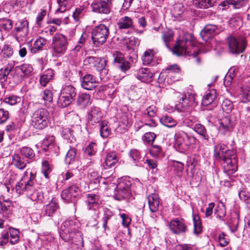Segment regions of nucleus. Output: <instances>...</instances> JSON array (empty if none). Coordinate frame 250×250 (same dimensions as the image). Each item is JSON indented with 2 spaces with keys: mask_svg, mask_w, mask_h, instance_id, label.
Here are the masks:
<instances>
[{
  "mask_svg": "<svg viewBox=\"0 0 250 250\" xmlns=\"http://www.w3.org/2000/svg\"><path fill=\"white\" fill-rule=\"evenodd\" d=\"M113 57L115 65L122 71L125 72L130 68V63L124 59L121 53L116 51L113 53Z\"/></svg>",
  "mask_w": 250,
  "mask_h": 250,
  "instance_id": "obj_14",
  "label": "nucleus"
},
{
  "mask_svg": "<svg viewBox=\"0 0 250 250\" xmlns=\"http://www.w3.org/2000/svg\"><path fill=\"white\" fill-rule=\"evenodd\" d=\"M216 97V92L215 89H212L207 93L203 97L202 104L203 106H207L212 104Z\"/></svg>",
  "mask_w": 250,
  "mask_h": 250,
  "instance_id": "obj_30",
  "label": "nucleus"
},
{
  "mask_svg": "<svg viewBox=\"0 0 250 250\" xmlns=\"http://www.w3.org/2000/svg\"><path fill=\"white\" fill-rule=\"evenodd\" d=\"M113 212L109 209L106 208L104 210V216L102 218L103 227L104 230H109V229L107 226L108 222L113 216Z\"/></svg>",
  "mask_w": 250,
  "mask_h": 250,
  "instance_id": "obj_41",
  "label": "nucleus"
},
{
  "mask_svg": "<svg viewBox=\"0 0 250 250\" xmlns=\"http://www.w3.org/2000/svg\"><path fill=\"white\" fill-rule=\"evenodd\" d=\"M27 172H25L24 176L18 181L15 185V190L19 194L25 193L27 189L28 183H29V179H27Z\"/></svg>",
  "mask_w": 250,
  "mask_h": 250,
  "instance_id": "obj_20",
  "label": "nucleus"
},
{
  "mask_svg": "<svg viewBox=\"0 0 250 250\" xmlns=\"http://www.w3.org/2000/svg\"><path fill=\"white\" fill-rule=\"evenodd\" d=\"M42 99L45 102H51L53 99V93L50 90L45 89L43 94Z\"/></svg>",
  "mask_w": 250,
  "mask_h": 250,
  "instance_id": "obj_63",
  "label": "nucleus"
},
{
  "mask_svg": "<svg viewBox=\"0 0 250 250\" xmlns=\"http://www.w3.org/2000/svg\"><path fill=\"white\" fill-rule=\"evenodd\" d=\"M52 166L49 164L48 161H44L42 162V172L45 178L49 179L50 178L49 174L52 171Z\"/></svg>",
  "mask_w": 250,
  "mask_h": 250,
  "instance_id": "obj_49",
  "label": "nucleus"
},
{
  "mask_svg": "<svg viewBox=\"0 0 250 250\" xmlns=\"http://www.w3.org/2000/svg\"><path fill=\"white\" fill-rule=\"evenodd\" d=\"M68 44L67 37L62 34L56 33L52 38V49L58 55L61 56L65 53Z\"/></svg>",
  "mask_w": 250,
  "mask_h": 250,
  "instance_id": "obj_6",
  "label": "nucleus"
},
{
  "mask_svg": "<svg viewBox=\"0 0 250 250\" xmlns=\"http://www.w3.org/2000/svg\"><path fill=\"white\" fill-rule=\"evenodd\" d=\"M186 137H187V133L183 131H178L175 134L174 139L178 145L181 146L184 144Z\"/></svg>",
  "mask_w": 250,
  "mask_h": 250,
  "instance_id": "obj_47",
  "label": "nucleus"
},
{
  "mask_svg": "<svg viewBox=\"0 0 250 250\" xmlns=\"http://www.w3.org/2000/svg\"><path fill=\"white\" fill-rule=\"evenodd\" d=\"M73 100L70 97L63 95L62 93L61 92L58 100V106L62 108L66 107L71 103Z\"/></svg>",
  "mask_w": 250,
  "mask_h": 250,
  "instance_id": "obj_38",
  "label": "nucleus"
},
{
  "mask_svg": "<svg viewBox=\"0 0 250 250\" xmlns=\"http://www.w3.org/2000/svg\"><path fill=\"white\" fill-rule=\"evenodd\" d=\"M30 176L29 183L28 184L27 189L24 194L32 201H35L39 199L41 196L34 186L35 175L30 172Z\"/></svg>",
  "mask_w": 250,
  "mask_h": 250,
  "instance_id": "obj_13",
  "label": "nucleus"
},
{
  "mask_svg": "<svg viewBox=\"0 0 250 250\" xmlns=\"http://www.w3.org/2000/svg\"><path fill=\"white\" fill-rule=\"evenodd\" d=\"M173 166L174 167V170L177 173H179L183 171L184 167V164L179 161H173Z\"/></svg>",
  "mask_w": 250,
  "mask_h": 250,
  "instance_id": "obj_64",
  "label": "nucleus"
},
{
  "mask_svg": "<svg viewBox=\"0 0 250 250\" xmlns=\"http://www.w3.org/2000/svg\"><path fill=\"white\" fill-rule=\"evenodd\" d=\"M118 160L119 159L116 152H111L108 153L106 155L104 162L103 164L104 169L113 167L118 162Z\"/></svg>",
  "mask_w": 250,
  "mask_h": 250,
  "instance_id": "obj_22",
  "label": "nucleus"
},
{
  "mask_svg": "<svg viewBox=\"0 0 250 250\" xmlns=\"http://www.w3.org/2000/svg\"><path fill=\"white\" fill-rule=\"evenodd\" d=\"M194 130L200 135L203 139L208 141L209 140V136L207 134V131L205 126L201 124H196L193 128Z\"/></svg>",
  "mask_w": 250,
  "mask_h": 250,
  "instance_id": "obj_33",
  "label": "nucleus"
},
{
  "mask_svg": "<svg viewBox=\"0 0 250 250\" xmlns=\"http://www.w3.org/2000/svg\"><path fill=\"white\" fill-rule=\"evenodd\" d=\"M214 155L216 159L223 160L224 171L228 176L236 171L237 160L234 151L227 149L224 144H218L214 147Z\"/></svg>",
  "mask_w": 250,
  "mask_h": 250,
  "instance_id": "obj_1",
  "label": "nucleus"
},
{
  "mask_svg": "<svg viewBox=\"0 0 250 250\" xmlns=\"http://www.w3.org/2000/svg\"><path fill=\"white\" fill-rule=\"evenodd\" d=\"M154 51L153 49H147L144 53L142 56V61L144 65L150 64L153 59Z\"/></svg>",
  "mask_w": 250,
  "mask_h": 250,
  "instance_id": "obj_42",
  "label": "nucleus"
},
{
  "mask_svg": "<svg viewBox=\"0 0 250 250\" xmlns=\"http://www.w3.org/2000/svg\"><path fill=\"white\" fill-rule=\"evenodd\" d=\"M147 198L150 210L152 213L157 212L160 203L158 195L156 193H151L148 195Z\"/></svg>",
  "mask_w": 250,
  "mask_h": 250,
  "instance_id": "obj_24",
  "label": "nucleus"
},
{
  "mask_svg": "<svg viewBox=\"0 0 250 250\" xmlns=\"http://www.w3.org/2000/svg\"><path fill=\"white\" fill-rule=\"evenodd\" d=\"M129 156L130 160L136 166L140 165L143 161V158L141 155L140 152L137 149H132L129 152Z\"/></svg>",
  "mask_w": 250,
  "mask_h": 250,
  "instance_id": "obj_29",
  "label": "nucleus"
},
{
  "mask_svg": "<svg viewBox=\"0 0 250 250\" xmlns=\"http://www.w3.org/2000/svg\"><path fill=\"white\" fill-rule=\"evenodd\" d=\"M31 125L35 128L42 130L47 126L49 121V113L45 108L36 110L32 114Z\"/></svg>",
  "mask_w": 250,
  "mask_h": 250,
  "instance_id": "obj_4",
  "label": "nucleus"
},
{
  "mask_svg": "<svg viewBox=\"0 0 250 250\" xmlns=\"http://www.w3.org/2000/svg\"><path fill=\"white\" fill-rule=\"evenodd\" d=\"M13 54V48L11 45L5 44L3 45L0 54L4 58H10Z\"/></svg>",
  "mask_w": 250,
  "mask_h": 250,
  "instance_id": "obj_56",
  "label": "nucleus"
},
{
  "mask_svg": "<svg viewBox=\"0 0 250 250\" xmlns=\"http://www.w3.org/2000/svg\"><path fill=\"white\" fill-rule=\"evenodd\" d=\"M156 134L153 132H146L142 137V140L145 144H151L154 141Z\"/></svg>",
  "mask_w": 250,
  "mask_h": 250,
  "instance_id": "obj_58",
  "label": "nucleus"
},
{
  "mask_svg": "<svg viewBox=\"0 0 250 250\" xmlns=\"http://www.w3.org/2000/svg\"><path fill=\"white\" fill-rule=\"evenodd\" d=\"M131 124V119L129 117V115L127 114H123L121 117L119 121V126H123V128L125 130H126L127 128Z\"/></svg>",
  "mask_w": 250,
  "mask_h": 250,
  "instance_id": "obj_46",
  "label": "nucleus"
},
{
  "mask_svg": "<svg viewBox=\"0 0 250 250\" xmlns=\"http://www.w3.org/2000/svg\"><path fill=\"white\" fill-rule=\"evenodd\" d=\"M103 118V114L100 109L96 107H92L87 117V122L89 125H94L100 123Z\"/></svg>",
  "mask_w": 250,
  "mask_h": 250,
  "instance_id": "obj_17",
  "label": "nucleus"
},
{
  "mask_svg": "<svg viewBox=\"0 0 250 250\" xmlns=\"http://www.w3.org/2000/svg\"><path fill=\"white\" fill-rule=\"evenodd\" d=\"M17 71H21L24 76H29L33 71V68L29 64H23L16 67Z\"/></svg>",
  "mask_w": 250,
  "mask_h": 250,
  "instance_id": "obj_45",
  "label": "nucleus"
},
{
  "mask_svg": "<svg viewBox=\"0 0 250 250\" xmlns=\"http://www.w3.org/2000/svg\"><path fill=\"white\" fill-rule=\"evenodd\" d=\"M130 184L128 181H120L115 188L114 194L115 199L119 201L128 198L131 194Z\"/></svg>",
  "mask_w": 250,
  "mask_h": 250,
  "instance_id": "obj_8",
  "label": "nucleus"
},
{
  "mask_svg": "<svg viewBox=\"0 0 250 250\" xmlns=\"http://www.w3.org/2000/svg\"><path fill=\"white\" fill-rule=\"evenodd\" d=\"M77 228L76 222L73 220L64 221L59 230L60 237L65 242L72 240L74 242L82 243V233L77 229Z\"/></svg>",
  "mask_w": 250,
  "mask_h": 250,
  "instance_id": "obj_3",
  "label": "nucleus"
},
{
  "mask_svg": "<svg viewBox=\"0 0 250 250\" xmlns=\"http://www.w3.org/2000/svg\"><path fill=\"white\" fill-rule=\"evenodd\" d=\"M216 30L217 27L216 25L213 24L207 25L201 31L200 36L203 40L208 41L216 34Z\"/></svg>",
  "mask_w": 250,
  "mask_h": 250,
  "instance_id": "obj_18",
  "label": "nucleus"
},
{
  "mask_svg": "<svg viewBox=\"0 0 250 250\" xmlns=\"http://www.w3.org/2000/svg\"><path fill=\"white\" fill-rule=\"evenodd\" d=\"M234 123L231 121L229 116L223 118L220 122L221 127L225 131H230L234 125Z\"/></svg>",
  "mask_w": 250,
  "mask_h": 250,
  "instance_id": "obj_31",
  "label": "nucleus"
},
{
  "mask_svg": "<svg viewBox=\"0 0 250 250\" xmlns=\"http://www.w3.org/2000/svg\"><path fill=\"white\" fill-rule=\"evenodd\" d=\"M97 146L95 143H91L85 148V154L89 156H92L95 154L97 151Z\"/></svg>",
  "mask_w": 250,
  "mask_h": 250,
  "instance_id": "obj_57",
  "label": "nucleus"
},
{
  "mask_svg": "<svg viewBox=\"0 0 250 250\" xmlns=\"http://www.w3.org/2000/svg\"><path fill=\"white\" fill-rule=\"evenodd\" d=\"M229 49L232 54H239L243 53L247 46V41L244 37L235 38L229 36L228 38Z\"/></svg>",
  "mask_w": 250,
  "mask_h": 250,
  "instance_id": "obj_5",
  "label": "nucleus"
},
{
  "mask_svg": "<svg viewBox=\"0 0 250 250\" xmlns=\"http://www.w3.org/2000/svg\"><path fill=\"white\" fill-rule=\"evenodd\" d=\"M194 224V232L198 234L201 232L202 230L201 222L199 220L198 216H193V218Z\"/></svg>",
  "mask_w": 250,
  "mask_h": 250,
  "instance_id": "obj_60",
  "label": "nucleus"
},
{
  "mask_svg": "<svg viewBox=\"0 0 250 250\" xmlns=\"http://www.w3.org/2000/svg\"><path fill=\"white\" fill-rule=\"evenodd\" d=\"M105 121H101L100 123V135L103 138L107 137L111 133V130Z\"/></svg>",
  "mask_w": 250,
  "mask_h": 250,
  "instance_id": "obj_36",
  "label": "nucleus"
},
{
  "mask_svg": "<svg viewBox=\"0 0 250 250\" xmlns=\"http://www.w3.org/2000/svg\"><path fill=\"white\" fill-rule=\"evenodd\" d=\"M108 35V28L105 25L101 24L93 29L92 32V39L95 45H101L106 42Z\"/></svg>",
  "mask_w": 250,
  "mask_h": 250,
  "instance_id": "obj_7",
  "label": "nucleus"
},
{
  "mask_svg": "<svg viewBox=\"0 0 250 250\" xmlns=\"http://www.w3.org/2000/svg\"><path fill=\"white\" fill-rule=\"evenodd\" d=\"M196 96L193 92H188L180 99L179 103L177 105V108L182 111L187 110L189 107L194 104Z\"/></svg>",
  "mask_w": 250,
  "mask_h": 250,
  "instance_id": "obj_11",
  "label": "nucleus"
},
{
  "mask_svg": "<svg viewBox=\"0 0 250 250\" xmlns=\"http://www.w3.org/2000/svg\"><path fill=\"white\" fill-rule=\"evenodd\" d=\"M198 47L196 46V42L194 38L190 34H186L175 44L173 52L177 56L183 55L192 56L197 64L201 63V59L198 57L199 53Z\"/></svg>",
  "mask_w": 250,
  "mask_h": 250,
  "instance_id": "obj_2",
  "label": "nucleus"
},
{
  "mask_svg": "<svg viewBox=\"0 0 250 250\" xmlns=\"http://www.w3.org/2000/svg\"><path fill=\"white\" fill-rule=\"evenodd\" d=\"M20 97L13 95H9L3 99V102L4 103L11 105H13L17 104L18 103H20Z\"/></svg>",
  "mask_w": 250,
  "mask_h": 250,
  "instance_id": "obj_55",
  "label": "nucleus"
},
{
  "mask_svg": "<svg viewBox=\"0 0 250 250\" xmlns=\"http://www.w3.org/2000/svg\"><path fill=\"white\" fill-rule=\"evenodd\" d=\"M112 0H94L91 4L92 11L99 14L110 13Z\"/></svg>",
  "mask_w": 250,
  "mask_h": 250,
  "instance_id": "obj_9",
  "label": "nucleus"
},
{
  "mask_svg": "<svg viewBox=\"0 0 250 250\" xmlns=\"http://www.w3.org/2000/svg\"><path fill=\"white\" fill-rule=\"evenodd\" d=\"M46 40L43 38L40 37L37 39L34 43L33 47L31 49V52L36 53L42 49V47L46 44Z\"/></svg>",
  "mask_w": 250,
  "mask_h": 250,
  "instance_id": "obj_40",
  "label": "nucleus"
},
{
  "mask_svg": "<svg viewBox=\"0 0 250 250\" xmlns=\"http://www.w3.org/2000/svg\"><path fill=\"white\" fill-rule=\"evenodd\" d=\"M58 208L59 205L57 202L56 199H52L48 204L44 206L43 214L48 217L52 216Z\"/></svg>",
  "mask_w": 250,
  "mask_h": 250,
  "instance_id": "obj_21",
  "label": "nucleus"
},
{
  "mask_svg": "<svg viewBox=\"0 0 250 250\" xmlns=\"http://www.w3.org/2000/svg\"><path fill=\"white\" fill-rule=\"evenodd\" d=\"M216 0H194V4L201 9H207L212 7Z\"/></svg>",
  "mask_w": 250,
  "mask_h": 250,
  "instance_id": "obj_32",
  "label": "nucleus"
},
{
  "mask_svg": "<svg viewBox=\"0 0 250 250\" xmlns=\"http://www.w3.org/2000/svg\"><path fill=\"white\" fill-rule=\"evenodd\" d=\"M173 33L171 30H166L162 32V39L166 45L168 46V43L173 40Z\"/></svg>",
  "mask_w": 250,
  "mask_h": 250,
  "instance_id": "obj_50",
  "label": "nucleus"
},
{
  "mask_svg": "<svg viewBox=\"0 0 250 250\" xmlns=\"http://www.w3.org/2000/svg\"><path fill=\"white\" fill-rule=\"evenodd\" d=\"M169 228L173 233L176 234L185 233L188 230L187 226L183 219L171 220L169 223Z\"/></svg>",
  "mask_w": 250,
  "mask_h": 250,
  "instance_id": "obj_15",
  "label": "nucleus"
},
{
  "mask_svg": "<svg viewBox=\"0 0 250 250\" xmlns=\"http://www.w3.org/2000/svg\"><path fill=\"white\" fill-rule=\"evenodd\" d=\"M163 71L164 73H167L168 76L172 77L173 74H180L181 69L177 64H174L163 69Z\"/></svg>",
  "mask_w": 250,
  "mask_h": 250,
  "instance_id": "obj_43",
  "label": "nucleus"
},
{
  "mask_svg": "<svg viewBox=\"0 0 250 250\" xmlns=\"http://www.w3.org/2000/svg\"><path fill=\"white\" fill-rule=\"evenodd\" d=\"M9 233L11 236L10 243L12 245L17 243L19 240V231L16 229L10 228Z\"/></svg>",
  "mask_w": 250,
  "mask_h": 250,
  "instance_id": "obj_52",
  "label": "nucleus"
},
{
  "mask_svg": "<svg viewBox=\"0 0 250 250\" xmlns=\"http://www.w3.org/2000/svg\"><path fill=\"white\" fill-rule=\"evenodd\" d=\"M21 153L26 158L31 159L35 156V153L32 148L27 146H23L21 148Z\"/></svg>",
  "mask_w": 250,
  "mask_h": 250,
  "instance_id": "obj_51",
  "label": "nucleus"
},
{
  "mask_svg": "<svg viewBox=\"0 0 250 250\" xmlns=\"http://www.w3.org/2000/svg\"><path fill=\"white\" fill-rule=\"evenodd\" d=\"M16 36L26 37L28 33V23L26 20L18 21L16 23Z\"/></svg>",
  "mask_w": 250,
  "mask_h": 250,
  "instance_id": "obj_19",
  "label": "nucleus"
},
{
  "mask_svg": "<svg viewBox=\"0 0 250 250\" xmlns=\"http://www.w3.org/2000/svg\"><path fill=\"white\" fill-rule=\"evenodd\" d=\"M77 154V149L75 147L70 148L65 158V162L67 165L73 164L75 161Z\"/></svg>",
  "mask_w": 250,
  "mask_h": 250,
  "instance_id": "obj_35",
  "label": "nucleus"
},
{
  "mask_svg": "<svg viewBox=\"0 0 250 250\" xmlns=\"http://www.w3.org/2000/svg\"><path fill=\"white\" fill-rule=\"evenodd\" d=\"M221 107L223 111L228 114L230 113L233 108L232 103L227 99L223 101Z\"/></svg>",
  "mask_w": 250,
  "mask_h": 250,
  "instance_id": "obj_53",
  "label": "nucleus"
},
{
  "mask_svg": "<svg viewBox=\"0 0 250 250\" xmlns=\"http://www.w3.org/2000/svg\"><path fill=\"white\" fill-rule=\"evenodd\" d=\"M149 152L151 156L154 157H158L163 155L161 147L158 145L152 146Z\"/></svg>",
  "mask_w": 250,
  "mask_h": 250,
  "instance_id": "obj_59",
  "label": "nucleus"
},
{
  "mask_svg": "<svg viewBox=\"0 0 250 250\" xmlns=\"http://www.w3.org/2000/svg\"><path fill=\"white\" fill-rule=\"evenodd\" d=\"M90 95L86 93H82L78 95L77 103L82 108L85 107L89 103Z\"/></svg>",
  "mask_w": 250,
  "mask_h": 250,
  "instance_id": "obj_34",
  "label": "nucleus"
},
{
  "mask_svg": "<svg viewBox=\"0 0 250 250\" xmlns=\"http://www.w3.org/2000/svg\"><path fill=\"white\" fill-rule=\"evenodd\" d=\"M87 177L91 182L96 183L99 179V175L97 171L91 169L88 173Z\"/></svg>",
  "mask_w": 250,
  "mask_h": 250,
  "instance_id": "obj_61",
  "label": "nucleus"
},
{
  "mask_svg": "<svg viewBox=\"0 0 250 250\" xmlns=\"http://www.w3.org/2000/svg\"><path fill=\"white\" fill-rule=\"evenodd\" d=\"M161 123L167 127L171 128L176 126L177 122L170 116L166 115L164 116L160 119Z\"/></svg>",
  "mask_w": 250,
  "mask_h": 250,
  "instance_id": "obj_37",
  "label": "nucleus"
},
{
  "mask_svg": "<svg viewBox=\"0 0 250 250\" xmlns=\"http://www.w3.org/2000/svg\"><path fill=\"white\" fill-rule=\"evenodd\" d=\"M82 87L86 90H91L98 86V82L96 77L91 74L84 75L81 80Z\"/></svg>",
  "mask_w": 250,
  "mask_h": 250,
  "instance_id": "obj_16",
  "label": "nucleus"
},
{
  "mask_svg": "<svg viewBox=\"0 0 250 250\" xmlns=\"http://www.w3.org/2000/svg\"><path fill=\"white\" fill-rule=\"evenodd\" d=\"M86 202L89 209L96 210L100 206L98 196L95 194H88Z\"/></svg>",
  "mask_w": 250,
  "mask_h": 250,
  "instance_id": "obj_25",
  "label": "nucleus"
},
{
  "mask_svg": "<svg viewBox=\"0 0 250 250\" xmlns=\"http://www.w3.org/2000/svg\"><path fill=\"white\" fill-rule=\"evenodd\" d=\"M117 25L119 30L128 29L133 27V21L130 17L124 16L119 20Z\"/></svg>",
  "mask_w": 250,
  "mask_h": 250,
  "instance_id": "obj_26",
  "label": "nucleus"
},
{
  "mask_svg": "<svg viewBox=\"0 0 250 250\" xmlns=\"http://www.w3.org/2000/svg\"><path fill=\"white\" fill-rule=\"evenodd\" d=\"M28 161L21 157L18 154H14L12 156V165L20 169H24Z\"/></svg>",
  "mask_w": 250,
  "mask_h": 250,
  "instance_id": "obj_27",
  "label": "nucleus"
},
{
  "mask_svg": "<svg viewBox=\"0 0 250 250\" xmlns=\"http://www.w3.org/2000/svg\"><path fill=\"white\" fill-rule=\"evenodd\" d=\"M84 62L95 67L98 71H101V76H105L107 74L108 70L106 68V61L104 59L90 56L87 58Z\"/></svg>",
  "mask_w": 250,
  "mask_h": 250,
  "instance_id": "obj_10",
  "label": "nucleus"
},
{
  "mask_svg": "<svg viewBox=\"0 0 250 250\" xmlns=\"http://www.w3.org/2000/svg\"><path fill=\"white\" fill-rule=\"evenodd\" d=\"M61 92L62 93L63 95H65L73 100L76 95L75 88L71 85L64 86L61 90Z\"/></svg>",
  "mask_w": 250,
  "mask_h": 250,
  "instance_id": "obj_39",
  "label": "nucleus"
},
{
  "mask_svg": "<svg viewBox=\"0 0 250 250\" xmlns=\"http://www.w3.org/2000/svg\"><path fill=\"white\" fill-rule=\"evenodd\" d=\"M54 76V71L52 69H48L42 75L40 79L41 84L45 86L48 82L53 79Z\"/></svg>",
  "mask_w": 250,
  "mask_h": 250,
  "instance_id": "obj_28",
  "label": "nucleus"
},
{
  "mask_svg": "<svg viewBox=\"0 0 250 250\" xmlns=\"http://www.w3.org/2000/svg\"><path fill=\"white\" fill-rule=\"evenodd\" d=\"M61 197L66 202L73 203L75 206L79 197V188L75 185L70 186L62 191Z\"/></svg>",
  "mask_w": 250,
  "mask_h": 250,
  "instance_id": "obj_12",
  "label": "nucleus"
},
{
  "mask_svg": "<svg viewBox=\"0 0 250 250\" xmlns=\"http://www.w3.org/2000/svg\"><path fill=\"white\" fill-rule=\"evenodd\" d=\"M241 100L243 103H246L250 102V86H243L241 90Z\"/></svg>",
  "mask_w": 250,
  "mask_h": 250,
  "instance_id": "obj_44",
  "label": "nucleus"
},
{
  "mask_svg": "<svg viewBox=\"0 0 250 250\" xmlns=\"http://www.w3.org/2000/svg\"><path fill=\"white\" fill-rule=\"evenodd\" d=\"M9 118V112L0 108V125L5 123Z\"/></svg>",
  "mask_w": 250,
  "mask_h": 250,
  "instance_id": "obj_62",
  "label": "nucleus"
},
{
  "mask_svg": "<svg viewBox=\"0 0 250 250\" xmlns=\"http://www.w3.org/2000/svg\"><path fill=\"white\" fill-rule=\"evenodd\" d=\"M55 143V138L53 136H47L42 143V147L44 151L48 150V147Z\"/></svg>",
  "mask_w": 250,
  "mask_h": 250,
  "instance_id": "obj_48",
  "label": "nucleus"
},
{
  "mask_svg": "<svg viewBox=\"0 0 250 250\" xmlns=\"http://www.w3.org/2000/svg\"><path fill=\"white\" fill-rule=\"evenodd\" d=\"M136 78L143 82H149L151 81L153 74L149 69L142 68L138 70L136 74Z\"/></svg>",
  "mask_w": 250,
  "mask_h": 250,
  "instance_id": "obj_23",
  "label": "nucleus"
},
{
  "mask_svg": "<svg viewBox=\"0 0 250 250\" xmlns=\"http://www.w3.org/2000/svg\"><path fill=\"white\" fill-rule=\"evenodd\" d=\"M13 27V21L10 19H3L0 22V30L9 31Z\"/></svg>",
  "mask_w": 250,
  "mask_h": 250,
  "instance_id": "obj_54",
  "label": "nucleus"
}]
</instances>
